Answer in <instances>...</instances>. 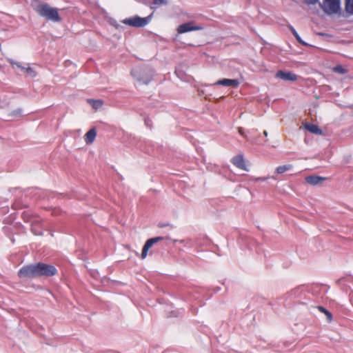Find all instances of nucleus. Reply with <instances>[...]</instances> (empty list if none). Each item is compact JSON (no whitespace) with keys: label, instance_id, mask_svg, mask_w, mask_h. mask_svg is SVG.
I'll return each mask as SVG.
<instances>
[{"label":"nucleus","instance_id":"1","mask_svg":"<svg viewBox=\"0 0 353 353\" xmlns=\"http://www.w3.org/2000/svg\"><path fill=\"white\" fill-rule=\"evenodd\" d=\"M57 273L56 268L50 264L38 263L21 268L18 275L20 278H32L39 276H52Z\"/></svg>","mask_w":353,"mask_h":353},{"label":"nucleus","instance_id":"2","mask_svg":"<svg viewBox=\"0 0 353 353\" xmlns=\"http://www.w3.org/2000/svg\"><path fill=\"white\" fill-rule=\"evenodd\" d=\"M34 10L41 17L46 18L47 20L54 22H59L61 21L57 9L52 8L48 4H40L37 6Z\"/></svg>","mask_w":353,"mask_h":353},{"label":"nucleus","instance_id":"3","mask_svg":"<svg viewBox=\"0 0 353 353\" xmlns=\"http://www.w3.org/2000/svg\"><path fill=\"white\" fill-rule=\"evenodd\" d=\"M152 13L147 17H140L135 16L133 17L127 18L123 20V23L132 27H143L146 26L150 21Z\"/></svg>","mask_w":353,"mask_h":353},{"label":"nucleus","instance_id":"4","mask_svg":"<svg viewBox=\"0 0 353 353\" xmlns=\"http://www.w3.org/2000/svg\"><path fill=\"white\" fill-rule=\"evenodd\" d=\"M320 6L327 14H336L340 12V1H323Z\"/></svg>","mask_w":353,"mask_h":353},{"label":"nucleus","instance_id":"5","mask_svg":"<svg viewBox=\"0 0 353 353\" xmlns=\"http://www.w3.org/2000/svg\"><path fill=\"white\" fill-rule=\"evenodd\" d=\"M203 27L194 26L193 22H188L180 25L177 28V32L179 34L185 33L189 31L200 30H202Z\"/></svg>","mask_w":353,"mask_h":353},{"label":"nucleus","instance_id":"6","mask_svg":"<svg viewBox=\"0 0 353 353\" xmlns=\"http://www.w3.org/2000/svg\"><path fill=\"white\" fill-rule=\"evenodd\" d=\"M163 239V237L162 236H158L155 238H152L148 239L145 245H143L142 253H141V258L143 259H145L148 255V252L149 249L156 243L162 241Z\"/></svg>","mask_w":353,"mask_h":353},{"label":"nucleus","instance_id":"7","mask_svg":"<svg viewBox=\"0 0 353 353\" xmlns=\"http://www.w3.org/2000/svg\"><path fill=\"white\" fill-rule=\"evenodd\" d=\"M276 77L285 81H294L297 80V76L291 72H284L279 70L276 74Z\"/></svg>","mask_w":353,"mask_h":353},{"label":"nucleus","instance_id":"8","mask_svg":"<svg viewBox=\"0 0 353 353\" xmlns=\"http://www.w3.org/2000/svg\"><path fill=\"white\" fill-rule=\"evenodd\" d=\"M231 161L236 168L241 169L243 170L248 171L245 159L242 154H239L234 157Z\"/></svg>","mask_w":353,"mask_h":353},{"label":"nucleus","instance_id":"9","mask_svg":"<svg viewBox=\"0 0 353 353\" xmlns=\"http://www.w3.org/2000/svg\"><path fill=\"white\" fill-rule=\"evenodd\" d=\"M214 85H223V86H232L234 88H237L239 85V81L237 79H223L217 81Z\"/></svg>","mask_w":353,"mask_h":353},{"label":"nucleus","instance_id":"10","mask_svg":"<svg viewBox=\"0 0 353 353\" xmlns=\"http://www.w3.org/2000/svg\"><path fill=\"white\" fill-rule=\"evenodd\" d=\"M8 61L12 66L15 65L17 68H19L23 70H25L28 74H30L31 76L36 77V75H37L36 72L34 70H33V69L31 68L30 66L25 68V67L22 66L19 63H17L10 59H8Z\"/></svg>","mask_w":353,"mask_h":353},{"label":"nucleus","instance_id":"11","mask_svg":"<svg viewBox=\"0 0 353 353\" xmlns=\"http://www.w3.org/2000/svg\"><path fill=\"white\" fill-rule=\"evenodd\" d=\"M303 127L305 130L311 133L321 135L322 134V130L315 124L305 123L303 124Z\"/></svg>","mask_w":353,"mask_h":353},{"label":"nucleus","instance_id":"12","mask_svg":"<svg viewBox=\"0 0 353 353\" xmlns=\"http://www.w3.org/2000/svg\"><path fill=\"white\" fill-rule=\"evenodd\" d=\"M97 136V132L95 128H92L89 131H88L85 136L84 140L87 144H91L95 139Z\"/></svg>","mask_w":353,"mask_h":353},{"label":"nucleus","instance_id":"13","mask_svg":"<svg viewBox=\"0 0 353 353\" xmlns=\"http://www.w3.org/2000/svg\"><path fill=\"white\" fill-rule=\"evenodd\" d=\"M325 180V178L319 176H309L305 178V181L312 185H316Z\"/></svg>","mask_w":353,"mask_h":353},{"label":"nucleus","instance_id":"14","mask_svg":"<svg viewBox=\"0 0 353 353\" xmlns=\"http://www.w3.org/2000/svg\"><path fill=\"white\" fill-rule=\"evenodd\" d=\"M317 309L326 316L328 322H331L332 321V314L326 308L323 306H318Z\"/></svg>","mask_w":353,"mask_h":353},{"label":"nucleus","instance_id":"15","mask_svg":"<svg viewBox=\"0 0 353 353\" xmlns=\"http://www.w3.org/2000/svg\"><path fill=\"white\" fill-rule=\"evenodd\" d=\"M292 165L290 164L280 165L276 168V172L278 174H283V172L292 169Z\"/></svg>","mask_w":353,"mask_h":353},{"label":"nucleus","instance_id":"16","mask_svg":"<svg viewBox=\"0 0 353 353\" xmlns=\"http://www.w3.org/2000/svg\"><path fill=\"white\" fill-rule=\"evenodd\" d=\"M31 231L35 235H42L43 234V231L41 230H40L39 223H35L32 224L31 226Z\"/></svg>","mask_w":353,"mask_h":353},{"label":"nucleus","instance_id":"17","mask_svg":"<svg viewBox=\"0 0 353 353\" xmlns=\"http://www.w3.org/2000/svg\"><path fill=\"white\" fill-rule=\"evenodd\" d=\"M88 102L95 109L100 108L103 105V101L101 100L89 99Z\"/></svg>","mask_w":353,"mask_h":353},{"label":"nucleus","instance_id":"18","mask_svg":"<svg viewBox=\"0 0 353 353\" xmlns=\"http://www.w3.org/2000/svg\"><path fill=\"white\" fill-rule=\"evenodd\" d=\"M332 70L334 72L341 74H345L347 72V70L341 65H336L335 67L333 68Z\"/></svg>","mask_w":353,"mask_h":353},{"label":"nucleus","instance_id":"19","mask_svg":"<svg viewBox=\"0 0 353 353\" xmlns=\"http://www.w3.org/2000/svg\"><path fill=\"white\" fill-rule=\"evenodd\" d=\"M345 11L349 14H353V1H345Z\"/></svg>","mask_w":353,"mask_h":353},{"label":"nucleus","instance_id":"20","mask_svg":"<svg viewBox=\"0 0 353 353\" xmlns=\"http://www.w3.org/2000/svg\"><path fill=\"white\" fill-rule=\"evenodd\" d=\"M22 114V110L21 109H17V110H13L12 112H11L9 114L10 117H20Z\"/></svg>","mask_w":353,"mask_h":353},{"label":"nucleus","instance_id":"21","mask_svg":"<svg viewBox=\"0 0 353 353\" xmlns=\"http://www.w3.org/2000/svg\"><path fill=\"white\" fill-rule=\"evenodd\" d=\"M167 1H152V3L150 5V8L152 9H154L156 8H157V6H161L164 3H165Z\"/></svg>","mask_w":353,"mask_h":353},{"label":"nucleus","instance_id":"22","mask_svg":"<svg viewBox=\"0 0 353 353\" xmlns=\"http://www.w3.org/2000/svg\"><path fill=\"white\" fill-rule=\"evenodd\" d=\"M296 39V40L300 43H302L303 45H306V43H305L301 39L300 36L299 34H296V36H294Z\"/></svg>","mask_w":353,"mask_h":353},{"label":"nucleus","instance_id":"23","mask_svg":"<svg viewBox=\"0 0 353 353\" xmlns=\"http://www.w3.org/2000/svg\"><path fill=\"white\" fill-rule=\"evenodd\" d=\"M296 39V40L300 43H302L303 45H306V43H305L301 39L300 36L299 34H296V36H294Z\"/></svg>","mask_w":353,"mask_h":353},{"label":"nucleus","instance_id":"24","mask_svg":"<svg viewBox=\"0 0 353 353\" xmlns=\"http://www.w3.org/2000/svg\"><path fill=\"white\" fill-rule=\"evenodd\" d=\"M139 81L141 83H143V84H148V83L150 82V79H145V80L142 79H139Z\"/></svg>","mask_w":353,"mask_h":353},{"label":"nucleus","instance_id":"25","mask_svg":"<svg viewBox=\"0 0 353 353\" xmlns=\"http://www.w3.org/2000/svg\"><path fill=\"white\" fill-rule=\"evenodd\" d=\"M290 30H291V32H292V33L293 34L294 36H296V34L298 33H297V32L296 31V30L293 27L290 26Z\"/></svg>","mask_w":353,"mask_h":353},{"label":"nucleus","instance_id":"26","mask_svg":"<svg viewBox=\"0 0 353 353\" xmlns=\"http://www.w3.org/2000/svg\"><path fill=\"white\" fill-rule=\"evenodd\" d=\"M238 131H239V134H241L242 136H243V137H245V136L244 135L243 130V128H242L239 127V128H238Z\"/></svg>","mask_w":353,"mask_h":353},{"label":"nucleus","instance_id":"27","mask_svg":"<svg viewBox=\"0 0 353 353\" xmlns=\"http://www.w3.org/2000/svg\"><path fill=\"white\" fill-rule=\"evenodd\" d=\"M263 134H264L265 137H268V132H267L266 130H265V131L263 132Z\"/></svg>","mask_w":353,"mask_h":353},{"label":"nucleus","instance_id":"28","mask_svg":"<svg viewBox=\"0 0 353 353\" xmlns=\"http://www.w3.org/2000/svg\"><path fill=\"white\" fill-rule=\"evenodd\" d=\"M307 3H316L317 1H306Z\"/></svg>","mask_w":353,"mask_h":353},{"label":"nucleus","instance_id":"29","mask_svg":"<svg viewBox=\"0 0 353 353\" xmlns=\"http://www.w3.org/2000/svg\"><path fill=\"white\" fill-rule=\"evenodd\" d=\"M267 179L266 178H259V180H261V181H265Z\"/></svg>","mask_w":353,"mask_h":353}]
</instances>
